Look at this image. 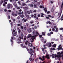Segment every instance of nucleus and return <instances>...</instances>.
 Returning a JSON list of instances; mask_svg holds the SVG:
<instances>
[{
  "label": "nucleus",
  "instance_id": "obj_20",
  "mask_svg": "<svg viewBox=\"0 0 63 63\" xmlns=\"http://www.w3.org/2000/svg\"><path fill=\"white\" fill-rule=\"evenodd\" d=\"M17 25L18 26H21L22 25V24L21 23L20 24H17Z\"/></svg>",
  "mask_w": 63,
  "mask_h": 63
},
{
  "label": "nucleus",
  "instance_id": "obj_21",
  "mask_svg": "<svg viewBox=\"0 0 63 63\" xmlns=\"http://www.w3.org/2000/svg\"><path fill=\"white\" fill-rule=\"evenodd\" d=\"M58 28L57 27L56 29V30L55 31V32H58Z\"/></svg>",
  "mask_w": 63,
  "mask_h": 63
},
{
  "label": "nucleus",
  "instance_id": "obj_42",
  "mask_svg": "<svg viewBox=\"0 0 63 63\" xmlns=\"http://www.w3.org/2000/svg\"><path fill=\"white\" fill-rule=\"evenodd\" d=\"M39 36L40 38H42V35H40V34H39Z\"/></svg>",
  "mask_w": 63,
  "mask_h": 63
},
{
  "label": "nucleus",
  "instance_id": "obj_36",
  "mask_svg": "<svg viewBox=\"0 0 63 63\" xmlns=\"http://www.w3.org/2000/svg\"><path fill=\"white\" fill-rule=\"evenodd\" d=\"M27 13L28 14H30V11H27Z\"/></svg>",
  "mask_w": 63,
  "mask_h": 63
},
{
  "label": "nucleus",
  "instance_id": "obj_41",
  "mask_svg": "<svg viewBox=\"0 0 63 63\" xmlns=\"http://www.w3.org/2000/svg\"><path fill=\"white\" fill-rule=\"evenodd\" d=\"M50 34H53V32H50Z\"/></svg>",
  "mask_w": 63,
  "mask_h": 63
},
{
  "label": "nucleus",
  "instance_id": "obj_55",
  "mask_svg": "<svg viewBox=\"0 0 63 63\" xmlns=\"http://www.w3.org/2000/svg\"><path fill=\"white\" fill-rule=\"evenodd\" d=\"M31 17H33V16H34V15H31Z\"/></svg>",
  "mask_w": 63,
  "mask_h": 63
},
{
  "label": "nucleus",
  "instance_id": "obj_1",
  "mask_svg": "<svg viewBox=\"0 0 63 63\" xmlns=\"http://www.w3.org/2000/svg\"><path fill=\"white\" fill-rule=\"evenodd\" d=\"M57 54L58 55L55 54V58L56 57L57 58H61L62 57H63V55H61V53H60V52H58Z\"/></svg>",
  "mask_w": 63,
  "mask_h": 63
},
{
  "label": "nucleus",
  "instance_id": "obj_9",
  "mask_svg": "<svg viewBox=\"0 0 63 63\" xmlns=\"http://www.w3.org/2000/svg\"><path fill=\"white\" fill-rule=\"evenodd\" d=\"M61 12L59 14H58V15L59 16V18L61 16V13H62V9H61L60 10ZM60 15V16H59Z\"/></svg>",
  "mask_w": 63,
  "mask_h": 63
},
{
  "label": "nucleus",
  "instance_id": "obj_48",
  "mask_svg": "<svg viewBox=\"0 0 63 63\" xmlns=\"http://www.w3.org/2000/svg\"><path fill=\"white\" fill-rule=\"evenodd\" d=\"M61 54H62V55H63V51L61 52Z\"/></svg>",
  "mask_w": 63,
  "mask_h": 63
},
{
  "label": "nucleus",
  "instance_id": "obj_45",
  "mask_svg": "<svg viewBox=\"0 0 63 63\" xmlns=\"http://www.w3.org/2000/svg\"><path fill=\"white\" fill-rule=\"evenodd\" d=\"M36 34H37V35H39V33L38 32H36Z\"/></svg>",
  "mask_w": 63,
  "mask_h": 63
},
{
  "label": "nucleus",
  "instance_id": "obj_60",
  "mask_svg": "<svg viewBox=\"0 0 63 63\" xmlns=\"http://www.w3.org/2000/svg\"><path fill=\"white\" fill-rule=\"evenodd\" d=\"M48 16L49 17H51V16H50V15H48Z\"/></svg>",
  "mask_w": 63,
  "mask_h": 63
},
{
  "label": "nucleus",
  "instance_id": "obj_39",
  "mask_svg": "<svg viewBox=\"0 0 63 63\" xmlns=\"http://www.w3.org/2000/svg\"><path fill=\"white\" fill-rule=\"evenodd\" d=\"M30 23L31 24H32V23H34L32 21H31L30 22Z\"/></svg>",
  "mask_w": 63,
  "mask_h": 63
},
{
  "label": "nucleus",
  "instance_id": "obj_43",
  "mask_svg": "<svg viewBox=\"0 0 63 63\" xmlns=\"http://www.w3.org/2000/svg\"><path fill=\"white\" fill-rule=\"evenodd\" d=\"M54 29H55L56 28V26H54Z\"/></svg>",
  "mask_w": 63,
  "mask_h": 63
},
{
  "label": "nucleus",
  "instance_id": "obj_11",
  "mask_svg": "<svg viewBox=\"0 0 63 63\" xmlns=\"http://www.w3.org/2000/svg\"><path fill=\"white\" fill-rule=\"evenodd\" d=\"M32 52L34 53V52H33V51H32L29 52V53L30 54H31V56H32V55H33V53Z\"/></svg>",
  "mask_w": 63,
  "mask_h": 63
},
{
  "label": "nucleus",
  "instance_id": "obj_24",
  "mask_svg": "<svg viewBox=\"0 0 63 63\" xmlns=\"http://www.w3.org/2000/svg\"><path fill=\"white\" fill-rule=\"evenodd\" d=\"M52 58H54V56H55V55H54L53 54H52Z\"/></svg>",
  "mask_w": 63,
  "mask_h": 63
},
{
  "label": "nucleus",
  "instance_id": "obj_50",
  "mask_svg": "<svg viewBox=\"0 0 63 63\" xmlns=\"http://www.w3.org/2000/svg\"><path fill=\"white\" fill-rule=\"evenodd\" d=\"M21 28L22 29H23V27L22 26H21Z\"/></svg>",
  "mask_w": 63,
  "mask_h": 63
},
{
  "label": "nucleus",
  "instance_id": "obj_53",
  "mask_svg": "<svg viewBox=\"0 0 63 63\" xmlns=\"http://www.w3.org/2000/svg\"><path fill=\"white\" fill-rule=\"evenodd\" d=\"M13 37H14V36H12L11 37V40H13Z\"/></svg>",
  "mask_w": 63,
  "mask_h": 63
},
{
  "label": "nucleus",
  "instance_id": "obj_14",
  "mask_svg": "<svg viewBox=\"0 0 63 63\" xmlns=\"http://www.w3.org/2000/svg\"><path fill=\"white\" fill-rule=\"evenodd\" d=\"M22 5L23 6H26V3H22Z\"/></svg>",
  "mask_w": 63,
  "mask_h": 63
},
{
  "label": "nucleus",
  "instance_id": "obj_16",
  "mask_svg": "<svg viewBox=\"0 0 63 63\" xmlns=\"http://www.w3.org/2000/svg\"><path fill=\"white\" fill-rule=\"evenodd\" d=\"M44 10L45 11V13H47V8H45L44 9Z\"/></svg>",
  "mask_w": 63,
  "mask_h": 63
},
{
  "label": "nucleus",
  "instance_id": "obj_63",
  "mask_svg": "<svg viewBox=\"0 0 63 63\" xmlns=\"http://www.w3.org/2000/svg\"><path fill=\"white\" fill-rule=\"evenodd\" d=\"M29 59L30 61H31V60H32V58H30Z\"/></svg>",
  "mask_w": 63,
  "mask_h": 63
},
{
  "label": "nucleus",
  "instance_id": "obj_52",
  "mask_svg": "<svg viewBox=\"0 0 63 63\" xmlns=\"http://www.w3.org/2000/svg\"><path fill=\"white\" fill-rule=\"evenodd\" d=\"M3 6H4V7H5V6H6V5L5 4V3H3Z\"/></svg>",
  "mask_w": 63,
  "mask_h": 63
},
{
  "label": "nucleus",
  "instance_id": "obj_31",
  "mask_svg": "<svg viewBox=\"0 0 63 63\" xmlns=\"http://www.w3.org/2000/svg\"><path fill=\"white\" fill-rule=\"evenodd\" d=\"M42 42H43V43H44V44H45V43H46L47 42V40H45L44 42H43V41H42Z\"/></svg>",
  "mask_w": 63,
  "mask_h": 63
},
{
  "label": "nucleus",
  "instance_id": "obj_15",
  "mask_svg": "<svg viewBox=\"0 0 63 63\" xmlns=\"http://www.w3.org/2000/svg\"><path fill=\"white\" fill-rule=\"evenodd\" d=\"M3 1L1 0L0 2V5H2V3H3Z\"/></svg>",
  "mask_w": 63,
  "mask_h": 63
},
{
  "label": "nucleus",
  "instance_id": "obj_58",
  "mask_svg": "<svg viewBox=\"0 0 63 63\" xmlns=\"http://www.w3.org/2000/svg\"><path fill=\"white\" fill-rule=\"evenodd\" d=\"M13 22H15V21H16V20H15V19H14L13 20Z\"/></svg>",
  "mask_w": 63,
  "mask_h": 63
},
{
  "label": "nucleus",
  "instance_id": "obj_61",
  "mask_svg": "<svg viewBox=\"0 0 63 63\" xmlns=\"http://www.w3.org/2000/svg\"><path fill=\"white\" fill-rule=\"evenodd\" d=\"M20 18V17H19L18 16L17 17V19H19Z\"/></svg>",
  "mask_w": 63,
  "mask_h": 63
},
{
  "label": "nucleus",
  "instance_id": "obj_3",
  "mask_svg": "<svg viewBox=\"0 0 63 63\" xmlns=\"http://www.w3.org/2000/svg\"><path fill=\"white\" fill-rule=\"evenodd\" d=\"M10 7L13 8V5L12 4L9 3L7 5V8L8 9H10Z\"/></svg>",
  "mask_w": 63,
  "mask_h": 63
},
{
  "label": "nucleus",
  "instance_id": "obj_28",
  "mask_svg": "<svg viewBox=\"0 0 63 63\" xmlns=\"http://www.w3.org/2000/svg\"><path fill=\"white\" fill-rule=\"evenodd\" d=\"M26 42H25V45H27V42H28V40H26Z\"/></svg>",
  "mask_w": 63,
  "mask_h": 63
},
{
  "label": "nucleus",
  "instance_id": "obj_6",
  "mask_svg": "<svg viewBox=\"0 0 63 63\" xmlns=\"http://www.w3.org/2000/svg\"><path fill=\"white\" fill-rule=\"evenodd\" d=\"M62 45H60L58 47L59 48H57V49L58 50H60V49H62V47H61Z\"/></svg>",
  "mask_w": 63,
  "mask_h": 63
},
{
  "label": "nucleus",
  "instance_id": "obj_59",
  "mask_svg": "<svg viewBox=\"0 0 63 63\" xmlns=\"http://www.w3.org/2000/svg\"><path fill=\"white\" fill-rule=\"evenodd\" d=\"M10 2H12V1H14V0H10Z\"/></svg>",
  "mask_w": 63,
  "mask_h": 63
},
{
  "label": "nucleus",
  "instance_id": "obj_13",
  "mask_svg": "<svg viewBox=\"0 0 63 63\" xmlns=\"http://www.w3.org/2000/svg\"><path fill=\"white\" fill-rule=\"evenodd\" d=\"M33 35H35L36 34V32L35 31H34L33 32Z\"/></svg>",
  "mask_w": 63,
  "mask_h": 63
},
{
  "label": "nucleus",
  "instance_id": "obj_2",
  "mask_svg": "<svg viewBox=\"0 0 63 63\" xmlns=\"http://www.w3.org/2000/svg\"><path fill=\"white\" fill-rule=\"evenodd\" d=\"M21 36L18 39V40L19 41H21V39H23V36H24V35L22 33H21Z\"/></svg>",
  "mask_w": 63,
  "mask_h": 63
},
{
  "label": "nucleus",
  "instance_id": "obj_22",
  "mask_svg": "<svg viewBox=\"0 0 63 63\" xmlns=\"http://www.w3.org/2000/svg\"><path fill=\"white\" fill-rule=\"evenodd\" d=\"M27 20L26 19H24V22H26L27 21Z\"/></svg>",
  "mask_w": 63,
  "mask_h": 63
},
{
  "label": "nucleus",
  "instance_id": "obj_8",
  "mask_svg": "<svg viewBox=\"0 0 63 63\" xmlns=\"http://www.w3.org/2000/svg\"><path fill=\"white\" fill-rule=\"evenodd\" d=\"M12 16H17V14H15L14 12H12Z\"/></svg>",
  "mask_w": 63,
  "mask_h": 63
},
{
  "label": "nucleus",
  "instance_id": "obj_46",
  "mask_svg": "<svg viewBox=\"0 0 63 63\" xmlns=\"http://www.w3.org/2000/svg\"><path fill=\"white\" fill-rule=\"evenodd\" d=\"M8 18H9V19H10V18H11V16H8Z\"/></svg>",
  "mask_w": 63,
  "mask_h": 63
},
{
  "label": "nucleus",
  "instance_id": "obj_27",
  "mask_svg": "<svg viewBox=\"0 0 63 63\" xmlns=\"http://www.w3.org/2000/svg\"><path fill=\"white\" fill-rule=\"evenodd\" d=\"M42 34L43 35L46 36V35H45V32H43L42 33Z\"/></svg>",
  "mask_w": 63,
  "mask_h": 63
},
{
  "label": "nucleus",
  "instance_id": "obj_29",
  "mask_svg": "<svg viewBox=\"0 0 63 63\" xmlns=\"http://www.w3.org/2000/svg\"><path fill=\"white\" fill-rule=\"evenodd\" d=\"M47 35L48 36H50L51 35V34H50L49 33H48L47 34Z\"/></svg>",
  "mask_w": 63,
  "mask_h": 63
},
{
  "label": "nucleus",
  "instance_id": "obj_47",
  "mask_svg": "<svg viewBox=\"0 0 63 63\" xmlns=\"http://www.w3.org/2000/svg\"><path fill=\"white\" fill-rule=\"evenodd\" d=\"M8 12H9V13H11V10H8Z\"/></svg>",
  "mask_w": 63,
  "mask_h": 63
},
{
  "label": "nucleus",
  "instance_id": "obj_49",
  "mask_svg": "<svg viewBox=\"0 0 63 63\" xmlns=\"http://www.w3.org/2000/svg\"><path fill=\"white\" fill-rule=\"evenodd\" d=\"M40 14H38V15H37V16L39 17H40Z\"/></svg>",
  "mask_w": 63,
  "mask_h": 63
},
{
  "label": "nucleus",
  "instance_id": "obj_17",
  "mask_svg": "<svg viewBox=\"0 0 63 63\" xmlns=\"http://www.w3.org/2000/svg\"><path fill=\"white\" fill-rule=\"evenodd\" d=\"M52 47H56V45L54 44L53 45Z\"/></svg>",
  "mask_w": 63,
  "mask_h": 63
},
{
  "label": "nucleus",
  "instance_id": "obj_51",
  "mask_svg": "<svg viewBox=\"0 0 63 63\" xmlns=\"http://www.w3.org/2000/svg\"><path fill=\"white\" fill-rule=\"evenodd\" d=\"M30 12L31 13H32V10H30Z\"/></svg>",
  "mask_w": 63,
  "mask_h": 63
},
{
  "label": "nucleus",
  "instance_id": "obj_34",
  "mask_svg": "<svg viewBox=\"0 0 63 63\" xmlns=\"http://www.w3.org/2000/svg\"><path fill=\"white\" fill-rule=\"evenodd\" d=\"M18 32L19 34H20V32H21V30H20V29H19L18 31Z\"/></svg>",
  "mask_w": 63,
  "mask_h": 63
},
{
  "label": "nucleus",
  "instance_id": "obj_23",
  "mask_svg": "<svg viewBox=\"0 0 63 63\" xmlns=\"http://www.w3.org/2000/svg\"><path fill=\"white\" fill-rule=\"evenodd\" d=\"M21 17H22V18H23L24 17V15H21L20 16Z\"/></svg>",
  "mask_w": 63,
  "mask_h": 63
},
{
  "label": "nucleus",
  "instance_id": "obj_30",
  "mask_svg": "<svg viewBox=\"0 0 63 63\" xmlns=\"http://www.w3.org/2000/svg\"><path fill=\"white\" fill-rule=\"evenodd\" d=\"M26 17H28V18H29V15H26Z\"/></svg>",
  "mask_w": 63,
  "mask_h": 63
},
{
  "label": "nucleus",
  "instance_id": "obj_5",
  "mask_svg": "<svg viewBox=\"0 0 63 63\" xmlns=\"http://www.w3.org/2000/svg\"><path fill=\"white\" fill-rule=\"evenodd\" d=\"M31 39H32V41H31V42L32 43H33V42H34V40L35 39V38L34 37V36H32L31 37Z\"/></svg>",
  "mask_w": 63,
  "mask_h": 63
},
{
  "label": "nucleus",
  "instance_id": "obj_37",
  "mask_svg": "<svg viewBox=\"0 0 63 63\" xmlns=\"http://www.w3.org/2000/svg\"><path fill=\"white\" fill-rule=\"evenodd\" d=\"M29 37L30 38V37H31H31H32V35H31V34H30L29 35Z\"/></svg>",
  "mask_w": 63,
  "mask_h": 63
},
{
  "label": "nucleus",
  "instance_id": "obj_7",
  "mask_svg": "<svg viewBox=\"0 0 63 63\" xmlns=\"http://www.w3.org/2000/svg\"><path fill=\"white\" fill-rule=\"evenodd\" d=\"M46 45H47V46L48 45V47H51V43H50V42L47 43L46 44Z\"/></svg>",
  "mask_w": 63,
  "mask_h": 63
},
{
  "label": "nucleus",
  "instance_id": "obj_35",
  "mask_svg": "<svg viewBox=\"0 0 63 63\" xmlns=\"http://www.w3.org/2000/svg\"><path fill=\"white\" fill-rule=\"evenodd\" d=\"M16 32H15L14 33V36H16Z\"/></svg>",
  "mask_w": 63,
  "mask_h": 63
},
{
  "label": "nucleus",
  "instance_id": "obj_56",
  "mask_svg": "<svg viewBox=\"0 0 63 63\" xmlns=\"http://www.w3.org/2000/svg\"><path fill=\"white\" fill-rule=\"evenodd\" d=\"M48 23H49V24H51V22H50L49 21L48 22Z\"/></svg>",
  "mask_w": 63,
  "mask_h": 63
},
{
  "label": "nucleus",
  "instance_id": "obj_25",
  "mask_svg": "<svg viewBox=\"0 0 63 63\" xmlns=\"http://www.w3.org/2000/svg\"><path fill=\"white\" fill-rule=\"evenodd\" d=\"M40 8H42V9H44V6H43L42 5H40Z\"/></svg>",
  "mask_w": 63,
  "mask_h": 63
},
{
  "label": "nucleus",
  "instance_id": "obj_26",
  "mask_svg": "<svg viewBox=\"0 0 63 63\" xmlns=\"http://www.w3.org/2000/svg\"><path fill=\"white\" fill-rule=\"evenodd\" d=\"M63 7V2L61 5V8H62Z\"/></svg>",
  "mask_w": 63,
  "mask_h": 63
},
{
  "label": "nucleus",
  "instance_id": "obj_33",
  "mask_svg": "<svg viewBox=\"0 0 63 63\" xmlns=\"http://www.w3.org/2000/svg\"><path fill=\"white\" fill-rule=\"evenodd\" d=\"M34 36V37L35 38V39H36V37H37V36H38V35L36 34L34 36Z\"/></svg>",
  "mask_w": 63,
  "mask_h": 63
},
{
  "label": "nucleus",
  "instance_id": "obj_64",
  "mask_svg": "<svg viewBox=\"0 0 63 63\" xmlns=\"http://www.w3.org/2000/svg\"><path fill=\"white\" fill-rule=\"evenodd\" d=\"M60 29L61 30H63V28H60Z\"/></svg>",
  "mask_w": 63,
  "mask_h": 63
},
{
  "label": "nucleus",
  "instance_id": "obj_38",
  "mask_svg": "<svg viewBox=\"0 0 63 63\" xmlns=\"http://www.w3.org/2000/svg\"><path fill=\"white\" fill-rule=\"evenodd\" d=\"M30 7H33V5L32 4H30L29 5Z\"/></svg>",
  "mask_w": 63,
  "mask_h": 63
},
{
  "label": "nucleus",
  "instance_id": "obj_54",
  "mask_svg": "<svg viewBox=\"0 0 63 63\" xmlns=\"http://www.w3.org/2000/svg\"><path fill=\"white\" fill-rule=\"evenodd\" d=\"M40 3H41V2L40 1V2H37V4H40Z\"/></svg>",
  "mask_w": 63,
  "mask_h": 63
},
{
  "label": "nucleus",
  "instance_id": "obj_44",
  "mask_svg": "<svg viewBox=\"0 0 63 63\" xmlns=\"http://www.w3.org/2000/svg\"><path fill=\"white\" fill-rule=\"evenodd\" d=\"M18 3L19 5H21V4H20V2L18 1Z\"/></svg>",
  "mask_w": 63,
  "mask_h": 63
},
{
  "label": "nucleus",
  "instance_id": "obj_19",
  "mask_svg": "<svg viewBox=\"0 0 63 63\" xmlns=\"http://www.w3.org/2000/svg\"><path fill=\"white\" fill-rule=\"evenodd\" d=\"M32 28H29V29L28 30V31L29 32H31V29Z\"/></svg>",
  "mask_w": 63,
  "mask_h": 63
},
{
  "label": "nucleus",
  "instance_id": "obj_18",
  "mask_svg": "<svg viewBox=\"0 0 63 63\" xmlns=\"http://www.w3.org/2000/svg\"><path fill=\"white\" fill-rule=\"evenodd\" d=\"M34 8H38V6L35 5V4H34Z\"/></svg>",
  "mask_w": 63,
  "mask_h": 63
},
{
  "label": "nucleus",
  "instance_id": "obj_4",
  "mask_svg": "<svg viewBox=\"0 0 63 63\" xmlns=\"http://www.w3.org/2000/svg\"><path fill=\"white\" fill-rule=\"evenodd\" d=\"M42 57V58L41 57H39V59L41 60H42V61H44V60H45V56H43Z\"/></svg>",
  "mask_w": 63,
  "mask_h": 63
},
{
  "label": "nucleus",
  "instance_id": "obj_62",
  "mask_svg": "<svg viewBox=\"0 0 63 63\" xmlns=\"http://www.w3.org/2000/svg\"><path fill=\"white\" fill-rule=\"evenodd\" d=\"M24 39V41H25V40H26V38L25 37Z\"/></svg>",
  "mask_w": 63,
  "mask_h": 63
},
{
  "label": "nucleus",
  "instance_id": "obj_12",
  "mask_svg": "<svg viewBox=\"0 0 63 63\" xmlns=\"http://www.w3.org/2000/svg\"><path fill=\"white\" fill-rule=\"evenodd\" d=\"M28 47H32V44L29 43L28 45Z\"/></svg>",
  "mask_w": 63,
  "mask_h": 63
},
{
  "label": "nucleus",
  "instance_id": "obj_40",
  "mask_svg": "<svg viewBox=\"0 0 63 63\" xmlns=\"http://www.w3.org/2000/svg\"><path fill=\"white\" fill-rule=\"evenodd\" d=\"M52 30L53 31H55V29L54 28H53L52 29Z\"/></svg>",
  "mask_w": 63,
  "mask_h": 63
},
{
  "label": "nucleus",
  "instance_id": "obj_57",
  "mask_svg": "<svg viewBox=\"0 0 63 63\" xmlns=\"http://www.w3.org/2000/svg\"><path fill=\"white\" fill-rule=\"evenodd\" d=\"M46 18H47V19H49V17H47V16H46Z\"/></svg>",
  "mask_w": 63,
  "mask_h": 63
},
{
  "label": "nucleus",
  "instance_id": "obj_32",
  "mask_svg": "<svg viewBox=\"0 0 63 63\" xmlns=\"http://www.w3.org/2000/svg\"><path fill=\"white\" fill-rule=\"evenodd\" d=\"M23 48H27V47L25 46H23Z\"/></svg>",
  "mask_w": 63,
  "mask_h": 63
},
{
  "label": "nucleus",
  "instance_id": "obj_10",
  "mask_svg": "<svg viewBox=\"0 0 63 63\" xmlns=\"http://www.w3.org/2000/svg\"><path fill=\"white\" fill-rule=\"evenodd\" d=\"M49 56V55L48 54H47L46 55L45 57V58H47V59H49V58H50Z\"/></svg>",
  "mask_w": 63,
  "mask_h": 63
}]
</instances>
